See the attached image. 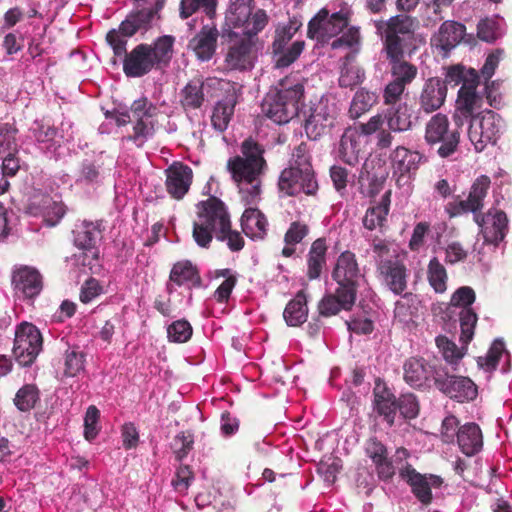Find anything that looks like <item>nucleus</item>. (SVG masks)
I'll return each instance as SVG.
<instances>
[{
	"mask_svg": "<svg viewBox=\"0 0 512 512\" xmlns=\"http://www.w3.org/2000/svg\"><path fill=\"white\" fill-rule=\"evenodd\" d=\"M504 350L505 345L503 340L496 339L488 350L486 356H480L477 358L478 367L485 369L486 371L495 370Z\"/></svg>",
	"mask_w": 512,
	"mask_h": 512,
	"instance_id": "55",
	"label": "nucleus"
},
{
	"mask_svg": "<svg viewBox=\"0 0 512 512\" xmlns=\"http://www.w3.org/2000/svg\"><path fill=\"white\" fill-rule=\"evenodd\" d=\"M220 33L215 26L204 25L189 41L188 48L195 53L198 60L209 61L215 54Z\"/></svg>",
	"mask_w": 512,
	"mask_h": 512,
	"instance_id": "24",
	"label": "nucleus"
},
{
	"mask_svg": "<svg viewBox=\"0 0 512 512\" xmlns=\"http://www.w3.org/2000/svg\"><path fill=\"white\" fill-rule=\"evenodd\" d=\"M220 200L215 196H210L206 201L197 204L199 221L193 224V238L195 242L203 248H207L212 241V234L218 233V216L220 206L213 201Z\"/></svg>",
	"mask_w": 512,
	"mask_h": 512,
	"instance_id": "14",
	"label": "nucleus"
},
{
	"mask_svg": "<svg viewBox=\"0 0 512 512\" xmlns=\"http://www.w3.org/2000/svg\"><path fill=\"white\" fill-rule=\"evenodd\" d=\"M84 357V354L76 349L67 350L64 374L68 377H74L82 371L84 369Z\"/></svg>",
	"mask_w": 512,
	"mask_h": 512,
	"instance_id": "62",
	"label": "nucleus"
},
{
	"mask_svg": "<svg viewBox=\"0 0 512 512\" xmlns=\"http://www.w3.org/2000/svg\"><path fill=\"white\" fill-rule=\"evenodd\" d=\"M394 174L404 177L415 172L423 156L416 151H410L403 146H398L390 155Z\"/></svg>",
	"mask_w": 512,
	"mask_h": 512,
	"instance_id": "36",
	"label": "nucleus"
},
{
	"mask_svg": "<svg viewBox=\"0 0 512 512\" xmlns=\"http://www.w3.org/2000/svg\"><path fill=\"white\" fill-rule=\"evenodd\" d=\"M157 107L146 97L134 100L128 110L131 120L135 121L133 134L129 136V140L136 143L138 147H142L144 143L153 137L155 129L152 118L157 114Z\"/></svg>",
	"mask_w": 512,
	"mask_h": 512,
	"instance_id": "11",
	"label": "nucleus"
},
{
	"mask_svg": "<svg viewBox=\"0 0 512 512\" xmlns=\"http://www.w3.org/2000/svg\"><path fill=\"white\" fill-rule=\"evenodd\" d=\"M417 20L406 14H398L388 20H375L377 34L384 40V49L391 65L394 81L404 86L410 84L417 76L415 65L404 60L407 53L411 55L417 49Z\"/></svg>",
	"mask_w": 512,
	"mask_h": 512,
	"instance_id": "1",
	"label": "nucleus"
},
{
	"mask_svg": "<svg viewBox=\"0 0 512 512\" xmlns=\"http://www.w3.org/2000/svg\"><path fill=\"white\" fill-rule=\"evenodd\" d=\"M466 33V27L456 21L448 20L441 24L437 33H435L431 42L434 46L441 49L446 56L453 48H455Z\"/></svg>",
	"mask_w": 512,
	"mask_h": 512,
	"instance_id": "25",
	"label": "nucleus"
},
{
	"mask_svg": "<svg viewBox=\"0 0 512 512\" xmlns=\"http://www.w3.org/2000/svg\"><path fill=\"white\" fill-rule=\"evenodd\" d=\"M386 286L395 295H402L407 287L406 267L398 260L381 261L378 267Z\"/></svg>",
	"mask_w": 512,
	"mask_h": 512,
	"instance_id": "27",
	"label": "nucleus"
},
{
	"mask_svg": "<svg viewBox=\"0 0 512 512\" xmlns=\"http://www.w3.org/2000/svg\"><path fill=\"white\" fill-rule=\"evenodd\" d=\"M214 79L193 78L180 92V103L187 110H196L202 107L209 89L214 85Z\"/></svg>",
	"mask_w": 512,
	"mask_h": 512,
	"instance_id": "22",
	"label": "nucleus"
},
{
	"mask_svg": "<svg viewBox=\"0 0 512 512\" xmlns=\"http://www.w3.org/2000/svg\"><path fill=\"white\" fill-rule=\"evenodd\" d=\"M17 129L6 123L2 125V148L6 146L8 151L7 155L2 157V176H14L20 169L19 159L15 157L17 152V143L15 140V134Z\"/></svg>",
	"mask_w": 512,
	"mask_h": 512,
	"instance_id": "33",
	"label": "nucleus"
},
{
	"mask_svg": "<svg viewBox=\"0 0 512 512\" xmlns=\"http://www.w3.org/2000/svg\"><path fill=\"white\" fill-rule=\"evenodd\" d=\"M399 475L411 487L413 495L425 506L432 502V488H440L443 483L440 476L421 474L410 464L400 468Z\"/></svg>",
	"mask_w": 512,
	"mask_h": 512,
	"instance_id": "16",
	"label": "nucleus"
},
{
	"mask_svg": "<svg viewBox=\"0 0 512 512\" xmlns=\"http://www.w3.org/2000/svg\"><path fill=\"white\" fill-rule=\"evenodd\" d=\"M397 410L405 419H414L419 414V403L412 393L402 394L397 400Z\"/></svg>",
	"mask_w": 512,
	"mask_h": 512,
	"instance_id": "61",
	"label": "nucleus"
},
{
	"mask_svg": "<svg viewBox=\"0 0 512 512\" xmlns=\"http://www.w3.org/2000/svg\"><path fill=\"white\" fill-rule=\"evenodd\" d=\"M328 16V10L321 9L308 23L307 35L309 38H325L328 37L325 28L328 24H325V17Z\"/></svg>",
	"mask_w": 512,
	"mask_h": 512,
	"instance_id": "63",
	"label": "nucleus"
},
{
	"mask_svg": "<svg viewBox=\"0 0 512 512\" xmlns=\"http://www.w3.org/2000/svg\"><path fill=\"white\" fill-rule=\"evenodd\" d=\"M428 280L435 292L442 293L446 290V270L437 258H433L429 262Z\"/></svg>",
	"mask_w": 512,
	"mask_h": 512,
	"instance_id": "56",
	"label": "nucleus"
},
{
	"mask_svg": "<svg viewBox=\"0 0 512 512\" xmlns=\"http://www.w3.org/2000/svg\"><path fill=\"white\" fill-rule=\"evenodd\" d=\"M435 387L458 402L472 401L478 393L477 386L470 378L451 375L445 367H440L435 373Z\"/></svg>",
	"mask_w": 512,
	"mask_h": 512,
	"instance_id": "13",
	"label": "nucleus"
},
{
	"mask_svg": "<svg viewBox=\"0 0 512 512\" xmlns=\"http://www.w3.org/2000/svg\"><path fill=\"white\" fill-rule=\"evenodd\" d=\"M302 26V22L297 17H293L289 20V23L281 28H277L276 36L272 44V48L281 49L283 46L292 39L294 34Z\"/></svg>",
	"mask_w": 512,
	"mask_h": 512,
	"instance_id": "59",
	"label": "nucleus"
},
{
	"mask_svg": "<svg viewBox=\"0 0 512 512\" xmlns=\"http://www.w3.org/2000/svg\"><path fill=\"white\" fill-rule=\"evenodd\" d=\"M470 72H477V71L473 68L466 70L461 65L451 66L450 68L447 69V71L445 73V79L442 81L445 82L446 86L448 84H450L452 86H457L460 83L463 84V83H465V81L470 80V78H471Z\"/></svg>",
	"mask_w": 512,
	"mask_h": 512,
	"instance_id": "64",
	"label": "nucleus"
},
{
	"mask_svg": "<svg viewBox=\"0 0 512 512\" xmlns=\"http://www.w3.org/2000/svg\"><path fill=\"white\" fill-rule=\"evenodd\" d=\"M461 335L460 340L464 346L472 340L477 323V314L472 308H462L459 313Z\"/></svg>",
	"mask_w": 512,
	"mask_h": 512,
	"instance_id": "54",
	"label": "nucleus"
},
{
	"mask_svg": "<svg viewBox=\"0 0 512 512\" xmlns=\"http://www.w3.org/2000/svg\"><path fill=\"white\" fill-rule=\"evenodd\" d=\"M447 96L445 82L439 77H432L425 81L418 97L419 111L426 114L440 109Z\"/></svg>",
	"mask_w": 512,
	"mask_h": 512,
	"instance_id": "20",
	"label": "nucleus"
},
{
	"mask_svg": "<svg viewBox=\"0 0 512 512\" xmlns=\"http://www.w3.org/2000/svg\"><path fill=\"white\" fill-rule=\"evenodd\" d=\"M283 317L288 326L298 327L306 322L308 317L307 298L303 290L299 291L295 298L286 305Z\"/></svg>",
	"mask_w": 512,
	"mask_h": 512,
	"instance_id": "41",
	"label": "nucleus"
},
{
	"mask_svg": "<svg viewBox=\"0 0 512 512\" xmlns=\"http://www.w3.org/2000/svg\"><path fill=\"white\" fill-rule=\"evenodd\" d=\"M169 280L177 286H182L185 283H191L194 287H200L202 283L198 270L188 260L180 261L173 265Z\"/></svg>",
	"mask_w": 512,
	"mask_h": 512,
	"instance_id": "43",
	"label": "nucleus"
},
{
	"mask_svg": "<svg viewBox=\"0 0 512 512\" xmlns=\"http://www.w3.org/2000/svg\"><path fill=\"white\" fill-rule=\"evenodd\" d=\"M39 148L48 156H55L61 146L57 129L43 120H36L29 129Z\"/></svg>",
	"mask_w": 512,
	"mask_h": 512,
	"instance_id": "28",
	"label": "nucleus"
},
{
	"mask_svg": "<svg viewBox=\"0 0 512 512\" xmlns=\"http://www.w3.org/2000/svg\"><path fill=\"white\" fill-rule=\"evenodd\" d=\"M73 242L76 247L82 250L95 248L100 231L93 222L84 221L73 230Z\"/></svg>",
	"mask_w": 512,
	"mask_h": 512,
	"instance_id": "45",
	"label": "nucleus"
},
{
	"mask_svg": "<svg viewBox=\"0 0 512 512\" xmlns=\"http://www.w3.org/2000/svg\"><path fill=\"white\" fill-rule=\"evenodd\" d=\"M355 301V295L352 296V301H350L348 298H345V291L337 288L334 294H327L319 301V315L331 317L337 315L341 310H350Z\"/></svg>",
	"mask_w": 512,
	"mask_h": 512,
	"instance_id": "39",
	"label": "nucleus"
},
{
	"mask_svg": "<svg viewBox=\"0 0 512 512\" xmlns=\"http://www.w3.org/2000/svg\"><path fill=\"white\" fill-rule=\"evenodd\" d=\"M384 119L392 132L409 131L414 125L413 108L407 102L388 106L384 112Z\"/></svg>",
	"mask_w": 512,
	"mask_h": 512,
	"instance_id": "32",
	"label": "nucleus"
},
{
	"mask_svg": "<svg viewBox=\"0 0 512 512\" xmlns=\"http://www.w3.org/2000/svg\"><path fill=\"white\" fill-rule=\"evenodd\" d=\"M332 278L338 284L337 288L345 291V298L352 301V296H357L363 275L360 272L354 253L344 251L339 255L332 271Z\"/></svg>",
	"mask_w": 512,
	"mask_h": 512,
	"instance_id": "12",
	"label": "nucleus"
},
{
	"mask_svg": "<svg viewBox=\"0 0 512 512\" xmlns=\"http://www.w3.org/2000/svg\"><path fill=\"white\" fill-rule=\"evenodd\" d=\"M241 154L227 161V171L237 184L244 205H253L261 200V176L267 170L264 147L254 139H245L240 147Z\"/></svg>",
	"mask_w": 512,
	"mask_h": 512,
	"instance_id": "2",
	"label": "nucleus"
},
{
	"mask_svg": "<svg viewBox=\"0 0 512 512\" xmlns=\"http://www.w3.org/2000/svg\"><path fill=\"white\" fill-rule=\"evenodd\" d=\"M149 44H139L129 53L125 48L123 57V72L127 77L139 78L148 74L156 65L151 57Z\"/></svg>",
	"mask_w": 512,
	"mask_h": 512,
	"instance_id": "17",
	"label": "nucleus"
},
{
	"mask_svg": "<svg viewBox=\"0 0 512 512\" xmlns=\"http://www.w3.org/2000/svg\"><path fill=\"white\" fill-rule=\"evenodd\" d=\"M490 178L486 175L478 177L471 186L468 198L458 204L463 212H472L475 222L481 227L484 240L487 243L498 245L505 237L508 219L503 211L489 210L482 215L479 211L483 207V199L490 187Z\"/></svg>",
	"mask_w": 512,
	"mask_h": 512,
	"instance_id": "3",
	"label": "nucleus"
},
{
	"mask_svg": "<svg viewBox=\"0 0 512 512\" xmlns=\"http://www.w3.org/2000/svg\"><path fill=\"white\" fill-rule=\"evenodd\" d=\"M361 138L362 135L356 128L349 127L345 129L337 149V156L342 162L350 166H355L359 163L362 151Z\"/></svg>",
	"mask_w": 512,
	"mask_h": 512,
	"instance_id": "30",
	"label": "nucleus"
},
{
	"mask_svg": "<svg viewBox=\"0 0 512 512\" xmlns=\"http://www.w3.org/2000/svg\"><path fill=\"white\" fill-rule=\"evenodd\" d=\"M268 23V16L262 9L253 14L252 28L237 32L231 29L222 28L220 33L222 45L227 46L225 62L231 70H249L253 67V46L257 34L264 29Z\"/></svg>",
	"mask_w": 512,
	"mask_h": 512,
	"instance_id": "4",
	"label": "nucleus"
},
{
	"mask_svg": "<svg viewBox=\"0 0 512 512\" xmlns=\"http://www.w3.org/2000/svg\"><path fill=\"white\" fill-rule=\"evenodd\" d=\"M470 77L458 91L456 107L464 113L476 115L475 110L481 108L483 101V97L476 91L480 76L478 72H470Z\"/></svg>",
	"mask_w": 512,
	"mask_h": 512,
	"instance_id": "31",
	"label": "nucleus"
},
{
	"mask_svg": "<svg viewBox=\"0 0 512 512\" xmlns=\"http://www.w3.org/2000/svg\"><path fill=\"white\" fill-rule=\"evenodd\" d=\"M113 164L112 158L104 156L101 152L93 158H85L79 169V176L77 181L85 184H99L105 178L106 174L110 172V168L106 167Z\"/></svg>",
	"mask_w": 512,
	"mask_h": 512,
	"instance_id": "26",
	"label": "nucleus"
},
{
	"mask_svg": "<svg viewBox=\"0 0 512 512\" xmlns=\"http://www.w3.org/2000/svg\"><path fill=\"white\" fill-rule=\"evenodd\" d=\"M304 98V86L301 83L290 84L281 81L271 88L262 102V112L277 124H286L299 115Z\"/></svg>",
	"mask_w": 512,
	"mask_h": 512,
	"instance_id": "6",
	"label": "nucleus"
},
{
	"mask_svg": "<svg viewBox=\"0 0 512 512\" xmlns=\"http://www.w3.org/2000/svg\"><path fill=\"white\" fill-rule=\"evenodd\" d=\"M192 333V326L185 319L176 320L167 326V337L170 342L185 343L191 338Z\"/></svg>",
	"mask_w": 512,
	"mask_h": 512,
	"instance_id": "57",
	"label": "nucleus"
},
{
	"mask_svg": "<svg viewBox=\"0 0 512 512\" xmlns=\"http://www.w3.org/2000/svg\"><path fill=\"white\" fill-rule=\"evenodd\" d=\"M253 0H233L225 13V29H246L249 25L252 28V3Z\"/></svg>",
	"mask_w": 512,
	"mask_h": 512,
	"instance_id": "29",
	"label": "nucleus"
},
{
	"mask_svg": "<svg viewBox=\"0 0 512 512\" xmlns=\"http://www.w3.org/2000/svg\"><path fill=\"white\" fill-rule=\"evenodd\" d=\"M376 100L377 96L375 93L364 89L358 90L355 93L349 108L350 117L353 119L359 118L376 103Z\"/></svg>",
	"mask_w": 512,
	"mask_h": 512,
	"instance_id": "52",
	"label": "nucleus"
},
{
	"mask_svg": "<svg viewBox=\"0 0 512 512\" xmlns=\"http://www.w3.org/2000/svg\"><path fill=\"white\" fill-rule=\"evenodd\" d=\"M42 345V335L35 325L22 322L16 327L13 355L20 366H31L42 351Z\"/></svg>",
	"mask_w": 512,
	"mask_h": 512,
	"instance_id": "9",
	"label": "nucleus"
},
{
	"mask_svg": "<svg viewBox=\"0 0 512 512\" xmlns=\"http://www.w3.org/2000/svg\"><path fill=\"white\" fill-rule=\"evenodd\" d=\"M235 105L236 98L234 95H228L216 103L211 116V122L217 131L223 132L227 129L234 114Z\"/></svg>",
	"mask_w": 512,
	"mask_h": 512,
	"instance_id": "44",
	"label": "nucleus"
},
{
	"mask_svg": "<svg viewBox=\"0 0 512 512\" xmlns=\"http://www.w3.org/2000/svg\"><path fill=\"white\" fill-rule=\"evenodd\" d=\"M436 343L447 363L456 365L462 359L464 355L463 351H461L457 345L447 337H437Z\"/></svg>",
	"mask_w": 512,
	"mask_h": 512,
	"instance_id": "60",
	"label": "nucleus"
},
{
	"mask_svg": "<svg viewBox=\"0 0 512 512\" xmlns=\"http://www.w3.org/2000/svg\"><path fill=\"white\" fill-rule=\"evenodd\" d=\"M503 129L501 117L492 110L478 113L468 128V136L476 151L481 152L488 144H495Z\"/></svg>",
	"mask_w": 512,
	"mask_h": 512,
	"instance_id": "10",
	"label": "nucleus"
},
{
	"mask_svg": "<svg viewBox=\"0 0 512 512\" xmlns=\"http://www.w3.org/2000/svg\"><path fill=\"white\" fill-rule=\"evenodd\" d=\"M218 207L220 206V213L218 216V233L216 239L219 241H226L228 248L231 251H240L244 247V239L239 232L231 230V222L229 213L223 201L213 200Z\"/></svg>",
	"mask_w": 512,
	"mask_h": 512,
	"instance_id": "34",
	"label": "nucleus"
},
{
	"mask_svg": "<svg viewBox=\"0 0 512 512\" xmlns=\"http://www.w3.org/2000/svg\"><path fill=\"white\" fill-rule=\"evenodd\" d=\"M457 443L467 456L477 454L483 446L482 432L475 423H467L457 431Z\"/></svg>",
	"mask_w": 512,
	"mask_h": 512,
	"instance_id": "37",
	"label": "nucleus"
},
{
	"mask_svg": "<svg viewBox=\"0 0 512 512\" xmlns=\"http://www.w3.org/2000/svg\"><path fill=\"white\" fill-rule=\"evenodd\" d=\"M426 144L441 158H449L458 150L460 131L451 128L447 115H433L425 126Z\"/></svg>",
	"mask_w": 512,
	"mask_h": 512,
	"instance_id": "7",
	"label": "nucleus"
},
{
	"mask_svg": "<svg viewBox=\"0 0 512 512\" xmlns=\"http://www.w3.org/2000/svg\"><path fill=\"white\" fill-rule=\"evenodd\" d=\"M175 37L171 35H163L158 37L153 44L150 45L151 57L156 65V68L167 67L174 53Z\"/></svg>",
	"mask_w": 512,
	"mask_h": 512,
	"instance_id": "42",
	"label": "nucleus"
},
{
	"mask_svg": "<svg viewBox=\"0 0 512 512\" xmlns=\"http://www.w3.org/2000/svg\"><path fill=\"white\" fill-rule=\"evenodd\" d=\"M352 57L348 55L344 62L339 77V86L342 88L353 89L355 86L361 84L365 79L364 70L353 63H350Z\"/></svg>",
	"mask_w": 512,
	"mask_h": 512,
	"instance_id": "48",
	"label": "nucleus"
},
{
	"mask_svg": "<svg viewBox=\"0 0 512 512\" xmlns=\"http://www.w3.org/2000/svg\"><path fill=\"white\" fill-rule=\"evenodd\" d=\"M441 366H431L422 359L411 358L404 364V380L414 388H429L435 384V373Z\"/></svg>",
	"mask_w": 512,
	"mask_h": 512,
	"instance_id": "21",
	"label": "nucleus"
},
{
	"mask_svg": "<svg viewBox=\"0 0 512 512\" xmlns=\"http://www.w3.org/2000/svg\"><path fill=\"white\" fill-rule=\"evenodd\" d=\"M373 395L374 410L378 415L382 416L390 426H392L395 422L397 412V399L395 395L380 378L375 380Z\"/></svg>",
	"mask_w": 512,
	"mask_h": 512,
	"instance_id": "23",
	"label": "nucleus"
},
{
	"mask_svg": "<svg viewBox=\"0 0 512 512\" xmlns=\"http://www.w3.org/2000/svg\"><path fill=\"white\" fill-rule=\"evenodd\" d=\"M339 109L334 99L321 97L312 104L305 118V132L309 139L318 140L335 125Z\"/></svg>",
	"mask_w": 512,
	"mask_h": 512,
	"instance_id": "8",
	"label": "nucleus"
},
{
	"mask_svg": "<svg viewBox=\"0 0 512 512\" xmlns=\"http://www.w3.org/2000/svg\"><path fill=\"white\" fill-rule=\"evenodd\" d=\"M327 246L324 238L316 239L307 255V276L310 280L320 278L323 268L326 266Z\"/></svg>",
	"mask_w": 512,
	"mask_h": 512,
	"instance_id": "40",
	"label": "nucleus"
},
{
	"mask_svg": "<svg viewBox=\"0 0 512 512\" xmlns=\"http://www.w3.org/2000/svg\"><path fill=\"white\" fill-rule=\"evenodd\" d=\"M305 43L297 40L291 46H283L281 49L273 48L274 61L276 68H286L290 66L302 53Z\"/></svg>",
	"mask_w": 512,
	"mask_h": 512,
	"instance_id": "50",
	"label": "nucleus"
},
{
	"mask_svg": "<svg viewBox=\"0 0 512 512\" xmlns=\"http://www.w3.org/2000/svg\"><path fill=\"white\" fill-rule=\"evenodd\" d=\"M289 168H294L306 174V177H310L314 174L312 165L310 162V156L308 155L307 147L304 143L298 145L292 153V160Z\"/></svg>",
	"mask_w": 512,
	"mask_h": 512,
	"instance_id": "58",
	"label": "nucleus"
},
{
	"mask_svg": "<svg viewBox=\"0 0 512 512\" xmlns=\"http://www.w3.org/2000/svg\"><path fill=\"white\" fill-rule=\"evenodd\" d=\"M504 34L498 19L485 18L477 25V35L485 42L493 43Z\"/></svg>",
	"mask_w": 512,
	"mask_h": 512,
	"instance_id": "53",
	"label": "nucleus"
},
{
	"mask_svg": "<svg viewBox=\"0 0 512 512\" xmlns=\"http://www.w3.org/2000/svg\"><path fill=\"white\" fill-rule=\"evenodd\" d=\"M389 194L382 196L381 201L373 207L367 209L363 218V225L369 230L382 226L389 212Z\"/></svg>",
	"mask_w": 512,
	"mask_h": 512,
	"instance_id": "47",
	"label": "nucleus"
},
{
	"mask_svg": "<svg viewBox=\"0 0 512 512\" xmlns=\"http://www.w3.org/2000/svg\"><path fill=\"white\" fill-rule=\"evenodd\" d=\"M278 187L287 196H295L301 192L314 195L318 190V183L315 175L310 178L299 170L285 168L280 174Z\"/></svg>",
	"mask_w": 512,
	"mask_h": 512,
	"instance_id": "18",
	"label": "nucleus"
},
{
	"mask_svg": "<svg viewBox=\"0 0 512 512\" xmlns=\"http://www.w3.org/2000/svg\"><path fill=\"white\" fill-rule=\"evenodd\" d=\"M217 0H181L180 1V17L187 19L199 9H203L209 18L216 15Z\"/></svg>",
	"mask_w": 512,
	"mask_h": 512,
	"instance_id": "51",
	"label": "nucleus"
},
{
	"mask_svg": "<svg viewBox=\"0 0 512 512\" xmlns=\"http://www.w3.org/2000/svg\"><path fill=\"white\" fill-rule=\"evenodd\" d=\"M165 0H156L150 7H143L131 11L121 22L118 29H111L106 35V41L112 48L115 56L125 53L127 39L137 33L144 34L161 19L160 12L164 8Z\"/></svg>",
	"mask_w": 512,
	"mask_h": 512,
	"instance_id": "5",
	"label": "nucleus"
},
{
	"mask_svg": "<svg viewBox=\"0 0 512 512\" xmlns=\"http://www.w3.org/2000/svg\"><path fill=\"white\" fill-rule=\"evenodd\" d=\"M31 208L42 213L49 225H56L65 214V207L59 199L50 195L34 196L31 201Z\"/></svg>",
	"mask_w": 512,
	"mask_h": 512,
	"instance_id": "38",
	"label": "nucleus"
},
{
	"mask_svg": "<svg viewBox=\"0 0 512 512\" xmlns=\"http://www.w3.org/2000/svg\"><path fill=\"white\" fill-rule=\"evenodd\" d=\"M166 189L172 198L182 199L190 189L193 171L182 162H174L166 170Z\"/></svg>",
	"mask_w": 512,
	"mask_h": 512,
	"instance_id": "19",
	"label": "nucleus"
},
{
	"mask_svg": "<svg viewBox=\"0 0 512 512\" xmlns=\"http://www.w3.org/2000/svg\"><path fill=\"white\" fill-rule=\"evenodd\" d=\"M11 284L16 296L33 301L43 289V277L33 266L15 265L11 272Z\"/></svg>",
	"mask_w": 512,
	"mask_h": 512,
	"instance_id": "15",
	"label": "nucleus"
},
{
	"mask_svg": "<svg viewBox=\"0 0 512 512\" xmlns=\"http://www.w3.org/2000/svg\"><path fill=\"white\" fill-rule=\"evenodd\" d=\"M40 400V392L36 385L26 384L16 393L13 402L16 408L21 412L32 410Z\"/></svg>",
	"mask_w": 512,
	"mask_h": 512,
	"instance_id": "49",
	"label": "nucleus"
},
{
	"mask_svg": "<svg viewBox=\"0 0 512 512\" xmlns=\"http://www.w3.org/2000/svg\"><path fill=\"white\" fill-rule=\"evenodd\" d=\"M420 304L419 297L411 292L402 295L401 299L395 303L394 318L402 324H408L412 317L418 311Z\"/></svg>",
	"mask_w": 512,
	"mask_h": 512,
	"instance_id": "46",
	"label": "nucleus"
},
{
	"mask_svg": "<svg viewBox=\"0 0 512 512\" xmlns=\"http://www.w3.org/2000/svg\"><path fill=\"white\" fill-rule=\"evenodd\" d=\"M257 204L246 205L247 208L241 217V226L246 236L252 239H264L268 223L265 215L256 208Z\"/></svg>",
	"mask_w": 512,
	"mask_h": 512,
	"instance_id": "35",
	"label": "nucleus"
}]
</instances>
